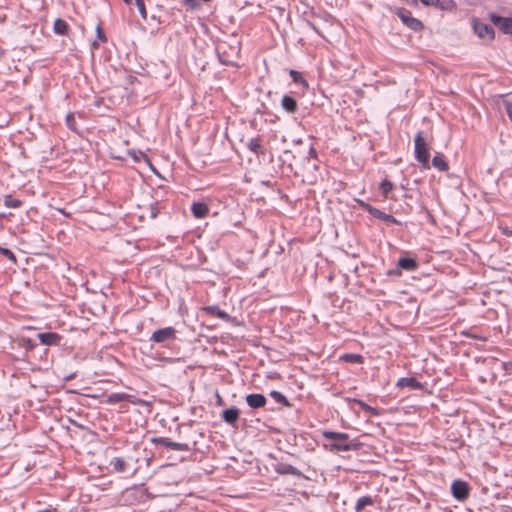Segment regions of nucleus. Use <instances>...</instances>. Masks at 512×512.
<instances>
[{"label": "nucleus", "mask_w": 512, "mask_h": 512, "mask_svg": "<svg viewBox=\"0 0 512 512\" xmlns=\"http://www.w3.org/2000/svg\"><path fill=\"white\" fill-rule=\"evenodd\" d=\"M360 205L368 212L370 213L373 217L377 218V219H381V220H384V221H389V222H393V223H396V219L392 216V215H389V214H386L384 213L383 211L375 208V207H372L371 205L367 204V203H364V202H360Z\"/></svg>", "instance_id": "9"}, {"label": "nucleus", "mask_w": 512, "mask_h": 512, "mask_svg": "<svg viewBox=\"0 0 512 512\" xmlns=\"http://www.w3.org/2000/svg\"><path fill=\"white\" fill-rule=\"evenodd\" d=\"M506 112L510 117H512V103H506Z\"/></svg>", "instance_id": "40"}, {"label": "nucleus", "mask_w": 512, "mask_h": 512, "mask_svg": "<svg viewBox=\"0 0 512 512\" xmlns=\"http://www.w3.org/2000/svg\"><path fill=\"white\" fill-rule=\"evenodd\" d=\"M396 14L401 19V21L410 29H412L414 31H418L423 28L422 22L420 20L414 18L411 15V12H409L405 9H399Z\"/></svg>", "instance_id": "5"}, {"label": "nucleus", "mask_w": 512, "mask_h": 512, "mask_svg": "<svg viewBox=\"0 0 512 512\" xmlns=\"http://www.w3.org/2000/svg\"><path fill=\"white\" fill-rule=\"evenodd\" d=\"M125 4L130 5L132 3V0H123Z\"/></svg>", "instance_id": "44"}, {"label": "nucleus", "mask_w": 512, "mask_h": 512, "mask_svg": "<svg viewBox=\"0 0 512 512\" xmlns=\"http://www.w3.org/2000/svg\"><path fill=\"white\" fill-rule=\"evenodd\" d=\"M153 442L156 444H159L161 446L167 447L169 449L175 450V451H185L186 452L189 450L188 444L174 442L166 437L155 438V439H153Z\"/></svg>", "instance_id": "7"}, {"label": "nucleus", "mask_w": 512, "mask_h": 512, "mask_svg": "<svg viewBox=\"0 0 512 512\" xmlns=\"http://www.w3.org/2000/svg\"><path fill=\"white\" fill-rule=\"evenodd\" d=\"M424 5L435 6L439 3V0H421Z\"/></svg>", "instance_id": "39"}, {"label": "nucleus", "mask_w": 512, "mask_h": 512, "mask_svg": "<svg viewBox=\"0 0 512 512\" xmlns=\"http://www.w3.org/2000/svg\"><path fill=\"white\" fill-rule=\"evenodd\" d=\"M270 396L277 402V403H280L284 406H290V403L288 401V399L286 398L285 395H283L281 392L279 391H271L270 392Z\"/></svg>", "instance_id": "28"}, {"label": "nucleus", "mask_w": 512, "mask_h": 512, "mask_svg": "<svg viewBox=\"0 0 512 512\" xmlns=\"http://www.w3.org/2000/svg\"><path fill=\"white\" fill-rule=\"evenodd\" d=\"M451 491L454 498L459 501L466 500L469 496L468 484L462 480H455L451 485Z\"/></svg>", "instance_id": "6"}, {"label": "nucleus", "mask_w": 512, "mask_h": 512, "mask_svg": "<svg viewBox=\"0 0 512 512\" xmlns=\"http://www.w3.org/2000/svg\"><path fill=\"white\" fill-rule=\"evenodd\" d=\"M37 337L42 345L47 346H57L62 340V336L55 332L39 333Z\"/></svg>", "instance_id": "8"}, {"label": "nucleus", "mask_w": 512, "mask_h": 512, "mask_svg": "<svg viewBox=\"0 0 512 512\" xmlns=\"http://www.w3.org/2000/svg\"><path fill=\"white\" fill-rule=\"evenodd\" d=\"M290 74V77L292 78V80L295 82V83H299L303 86H308V83L307 81L303 78V76L301 75L300 72L298 71H295V70H290L289 72Z\"/></svg>", "instance_id": "30"}, {"label": "nucleus", "mask_w": 512, "mask_h": 512, "mask_svg": "<svg viewBox=\"0 0 512 512\" xmlns=\"http://www.w3.org/2000/svg\"><path fill=\"white\" fill-rule=\"evenodd\" d=\"M0 254L4 255L5 257H7L8 259L12 260L13 262L16 261V257L14 255V253L7 249V248H3L0 246Z\"/></svg>", "instance_id": "34"}, {"label": "nucleus", "mask_w": 512, "mask_h": 512, "mask_svg": "<svg viewBox=\"0 0 512 512\" xmlns=\"http://www.w3.org/2000/svg\"><path fill=\"white\" fill-rule=\"evenodd\" d=\"M203 310L206 313L216 316L223 320H226L229 317L228 314L224 310L220 309L218 306H207V307H204Z\"/></svg>", "instance_id": "21"}, {"label": "nucleus", "mask_w": 512, "mask_h": 512, "mask_svg": "<svg viewBox=\"0 0 512 512\" xmlns=\"http://www.w3.org/2000/svg\"><path fill=\"white\" fill-rule=\"evenodd\" d=\"M398 266L404 270L413 271V270L417 269L418 264L412 258H400L398 260Z\"/></svg>", "instance_id": "20"}, {"label": "nucleus", "mask_w": 512, "mask_h": 512, "mask_svg": "<svg viewBox=\"0 0 512 512\" xmlns=\"http://www.w3.org/2000/svg\"><path fill=\"white\" fill-rule=\"evenodd\" d=\"M97 37L101 42H106L107 38L100 26L97 27Z\"/></svg>", "instance_id": "36"}, {"label": "nucleus", "mask_w": 512, "mask_h": 512, "mask_svg": "<svg viewBox=\"0 0 512 512\" xmlns=\"http://www.w3.org/2000/svg\"><path fill=\"white\" fill-rule=\"evenodd\" d=\"M488 19L503 34L512 36V17H502L494 12L489 13Z\"/></svg>", "instance_id": "3"}, {"label": "nucleus", "mask_w": 512, "mask_h": 512, "mask_svg": "<svg viewBox=\"0 0 512 512\" xmlns=\"http://www.w3.org/2000/svg\"><path fill=\"white\" fill-rule=\"evenodd\" d=\"M373 499L370 497V496H363V497H360L357 502H356V506H355V509L357 512H360L362 511L366 506H371L373 505Z\"/></svg>", "instance_id": "25"}, {"label": "nucleus", "mask_w": 512, "mask_h": 512, "mask_svg": "<svg viewBox=\"0 0 512 512\" xmlns=\"http://www.w3.org/2000/svg\"><path fill=\"white\" fill-rule=\"evenodd\" d=\"M246 402L249 407L257 409L264 407L267 400L263 394H249L246 396Z\"/></svg>", "instance_id": "11"}, {"label": "nucleus", "mask_w": 512, "mask_h": 512, "mask_svg": "<svg viewBox=\"0 0 512 512\" xmlns=\"http://www.w3.org/2000/svg\"><path fill=\"white\" fill-rule=\"evenodd\" d=\"M110 465L116 472H124L126 470V462L122 458H113Z\"/></svg>", "instance_id": "27"}, {"label": "nucleus", "mask_w": 512, "mask_h": 512, "mask_svg": "<svg viewBox=\"0 0 512 512\" xmlns=\"http://www.w3.org/2000/svg\"><path fill=\"white\" fill-rule=\"evenodd\" d=\"M472 28L474 33L482 40H485L487 42H492L495 39V31L494 29L489 26L488 24L482 22L478 18H473L472 21Z\"/></svg>", "instance_id": "2"}, {"label": "nucleus", "mask_w": 512, "mask_h": 512, "mask_svg": "<svg viewBox=\"0 0 512 512\" xmlns=\"http://www.w3.org/2000/svg\"><path fill=\"white\" fill-rule=\"evenodd\" d=\"M248 149L256 155H263L264 148L261 144V139L259 137L252 138L249 140L247 144Z\"/></svg>", "instance_id": "18"}, {"label": "nucleus", "mask_w": 512, "mask_h": 512, "mask_svg": "<svg viewBox=\"0 0 512 512\" xmlns=\"http://www.w3.org/2000/svg\"><path fill=\"white\" fill-rule=\"evenodd\" d=\"M311 27L316 33L320 34L318 28L314 24H311Z\"/></svg>", "instance_id": "43"}, {"label": "nucleus", "mask_w": 512, "mask_h": 512, "mask_svg": "<svg viewBox=\"0 0 512 512\" xmlns=\"http://www.w3.org/2000/svg\"><path fill=\"white\" fill-rule=\"evenodd\" d=\"M354 402L362 409L364 410L366 413L369 414V416H379L381 413L380 411L377 409V408H374L370 405H368L367 403H365L364 401L360 400V399H354Z\"/></svg>", "instance_id": "22"}, {"label": "nucleus", "mask_w": 512, "mask_h": 512, "mask_svg": "<svg viewBox=\"0 0 512 512\" xmlns=\"http://www.w3.org/2000/svg\"><path fill=\"white\" fill-rule=\"evenodd\" d=\"M126 398H127V395L124 393H113L108 396L107 403L115 404V403L125 400Z\"/></svg>", "instance_id": "31"}, {"label": "nucleus", "mask_w": 512, "mask_h": 512, "mask_svg": "<svg viewBox=\"0 0 512 512\" xmlns=\"http://www.w3.org/2000/svg\"><path fill=\"white\" fill-rule=\"evenodd\" d=\"M53 30L56 34L65 36L68 34L69 25L65 20L58 18L54 21Z\"/></svg>", "instance_id": "17"}, {"label": "nucleus", "mask_w": 512, "mask_h": 512, "mask_svg": "<svg viewBox=\"0 0 512 512\" xmlns=\"http://www.w3.org/2000/svg\"><path fill=\"white\" fill-rule=\"evenodd\" d=\"M322 435L325 439H332L335 441H346L349 438L347 433L342 432L324 431Z\"/></svg>", "instance_id": "23"}, {"label": "nucleus", "mask_w": 512, "mask_h": 512, "mask_svg": "<svg viewBox=\"0 0 512 512\" xmlns=\"http://www.w3.org/2000/svg\"><path fill=\"white\" fill-rule=\"evenodd\" d=\"M326 447H328V449L330 451H335V452L343 451V452H347V451H351V450H356L358 448V444H355V443H341L340 441H335L333 443H330L329 445H326Z\"/></svg>", "instance_id": "13"}, {"label": "nucleus", "mask_w": 512, "mask_h": 512, "mask_svg": "<svg viewBox=\"0 0 512 512\" xmlns=\"http://www.w3.org/2000/svg\"><path fill=\"white\" fill-rule=\"evenodd\" d=\"M135 4L143 20L147 19V10L144 0H135Z\"/></svg>", "instance_id": "32"}, {"label": "nucleus", "mask_w": 512, "mask_h": 512, "mask_svg": "<svg viewBox=\"0 0 512 512\" xmlns=\"http://www.w3.org/2000/svg\"><path fill=\"white\" fill-rule=\"evenodd\" d=\"M309 154H310L312 157H314V158H316V157H317L316 149H315L313 146L310 148V150H309Z\"/></svg>", "instance_id": "41"}, {"label": "nucleus", "mask_w": 512, "mask_h": 512, "mask_svg": "<svg viewBox=\"0 0 512 512\" xmlns=\"http://www.w3.org/2000/svg\"><path fill=\"white\" fill-rule=\"evenodd\" d=\"M415 158L424 169L430 168V152L429 145L424 137L423 132L416 133L414 137Z\"/></svg>", "instance_id": "1"}, {"label": "nucleus", "mask_w": 512, "mask_h": 512, "mask_svg": "<svg viewBox=\"0 0 512 512\" xmlns=\"http://www.w3.org/2000/svg\"><path fill=\"white\" fill-rule=\"evenodd\" d=\"M38 512H58V510L56 508H54V509L42 510V511H38Z\"/></svg>", "instance_id": "42"}, {"label": "nucleus", "mask_w": 512, "mask_h": 512, "mask_svg": "<svg viewBox=\"0 0 512 512\" xmlns=\"http://www.w3.org/2000/svg\"><path fill=\"white\" fill-rule=\"evenodd\" d=\"M341 360L348 363L362 364L364 362V358L360 354L347 353L340 357Z\"/></svg>", "instance_id": "24"}, {"label": "nucleus", "mask_w": 512, "mask_h": 512, "mask_svg": "<svg viewBox=\"0 0 512 512\" xmlns=\"http://www.w3.org/2000/svg\"><path fill=\"white\" fill-rule=\"evenodd\" d=\"M275 470L279 474H283V475H286V474L299 475L300 474V472L298 471L297 468H295L294 466H292L290 464H285V463H279L276 466Z\"/></svg>", "instance_id": "19"}, {"label": "nucleus", "mask_w": 512, "mask_h": 512, "mask_svg": "<svg viewBox=\"0 0 512 512\" xmlns=\"http://www.w3.org/2000/svg\"><path fill=\"white\" fill-rule=\"evenodd\" d=\"M240 416V410L237 407H230L221 413V419L231 425L235 426Z\"/></svg>", "instance_id": "10"}, {"label": "nucleus", "mask_w": 512, "mask_h": 512, "mask_svg": "<svg viewBox=\"0 0 512 512\" xmlns=\"http://www.w3.org/2000/svg\"><path fill=\"white\" fill-rule=\"evenodd\" d=\"M3 203L7 208H19L23 204L21 200L15 199L11 195H6L4 197Z\"/></svg>", "instance_id": "26"}, {"label": "nucleus", "mask_w": 512, "mask_h": 512, "mask_svg": "<svg viewBox=\"0 0 512 512\" xmlns=\"http://www.w3.org/2000/svg\"><path fill=\"white\" fill-rule=\"evenodd\" d=\"M176 339L175 328L169 326L154 331L150 337V341L154 343H165Z\"/></svg>", "instance_id": "4"}, {"label": "nucleus", "mask_w": 512, "mask_h": 512, "mask_svg": "<svg viewBox=\"0 0 512 512\" xmlns=\"http://www.w3.org/2000/svg\"><path fill=\"white\" fill-rule=\"evenodd\" d=\"M396 386L398 388H411V389H420L422 387L421 383L414 377H402L398 379Z\"/></svg>", "instance_id": "14"}, {"label": "nucleus", "mask_w": 512, "mask_h": 512, "mask_svg": "<svg viewBox=\"0 0 512 512\" xmlns=\"http://www.w3.org/2000/svg\"><path fill=\"white\" fill-rule=\"evenodd\" d=\"M191 211L195 218L202 219L208 216L210 209L203 202H194L191 206Z\"/></svg>", "instance_id": "12"}, {"label": "nucleus", "mask_w": 512, "mask_h": 512, "mask_svg": "<svg viewBox=\"0 0 512 512\" xmlns=\"http://www.w3.org/2000/svg\"><path fill=\"white\" fill-rule=\"evenodd\" d=\"M394 185L388 179H384L380 183V190L385 198H388L389 193L393 190Z\"/></svg>", "instance_id": "29"}, {"label": "nucleus", "mask_w": 512, "mask_h": 512, "mask_svg": "<svg viewBox=\"0 0 512 512\" xmlns=\"http://www.w3.org/2000/svg\"><path fill=\"white\" fill-rule=\"evenodd\" d=\"M66 124H67L69 129L75 130L76 121H75V117H74V115L72 113H69L66 116Z\"/></svg>", "instance_id": "35"}, {"label": "nucleus", "mask_w": 512, "mask_h": 512, "mask_svg": "<svg viewBox=\"0 0 512 512\" xmlns=\"http://www.w3.org/2000/svg\"><path fill=\"white\" fill-rule=\"evenodd\" d=\"M432 165L439 171L445 172L449 170V164L443 154L437 153L432 159Z\"/></svg>", "instance_id": "16"}, {"label": "nucleus", "mask_w": 512, "mask_h": 512, "mask_svg": "<svg viewBox=\"0 0 512 512\" xmlns=\"http://www.w3.org/2000/svg\"><path fill=\"white\" fill-rule=\"evenodd\" d=\"M281 107L288 113L293 114L298 109L297 101L289 95H284L281 99Z\"/></svg>", "instance_id": "15"}, {"label": "nucleus", "mask_w": 512, "mask_h": 512, "mask_svg": "<svg viewBox=\"0 0 512 512\" xmlns=\"http://www.w3.org/2000/svg\"><path fill=\"white\" fill-rule=\"evenodd\" d=\"M501 233L505 236L511 237L512 236V229L509 227H500Z\"/></svg>", "instance_id": "37"}, {"label": "nucleus", "mask_w": 512, "mask_h": 512, "mask_svg": "<svg viewBox=\"0 0 512 512\" xmlns=\"http://www.w3.org/2000/svg\"><path fill=\"white\" fill-rule=\"evenodd\" d=\"M215 397H216V405L217 406H223L225 404L224 399L219 394V392H216Z\"/></svg>", "instance_id": "38"}, {"label": "nucleus", "mask_w": 512, "mask_h": 512, "mask_svg": "<svg viewBox=\"0 0 512 512\" xmlns=\"http://www.w3.org/2000/svg\"><path fill=\"white\" fill-rule=\"evenodd\" d=\"M181 2L191 10L200 8V3L198 0H181Z\"/></svg>", "instance_id": "33"}]
</instances>
